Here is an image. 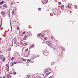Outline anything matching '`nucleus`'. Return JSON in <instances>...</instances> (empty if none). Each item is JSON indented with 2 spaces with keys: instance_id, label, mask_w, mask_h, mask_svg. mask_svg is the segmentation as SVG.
<instances>
[{
  "instance_id": "obj_1",
  "label": "nucleus",
  "mask_w": 78,
  "mask_h": 78,
  "mask_svg": "<svg viewBox=\"0 0 78 78\" xmlns=\"http://www.w3.org/2000/svg\"><path fill=\"white\" fill-rule=\"evenodd\" d=\"M30 36H32V34L30 32H28L26 33L24 38H23V40H27V39H28Z\"/></svg>"
},
{
  "instance_id": "obj_2",
  "label": "nucleus",
  "mask_w": 78,
  "mask_h": 78,
  "mask_svg": "<svg viewBox=\"0 0 78 78\" xmlns=\"http://www.w3.org/2000/svg\"><path fill=\"white\" fill-rule=\"evenodd\" d=\"M43 54L46 56H48V55H49L48 51L47 50H45L44 51Z\"/></svg>"
},
{
  "instance_id": "obj_3",
  "label": "nucleus",
  "mask_w": 78,
  "mask_h": 78,
  "mask_svg": "<svg viewBox=\"0 0 78 78\" xmlns=\"http://www.w3.org/2000/svg\"><path fill=\"white\" fill-rule=\"evenodd\" d=\"M53 13L55 15H58V9H55L53 11Z\"/></svg>"
},
{
  "instance_id": "obj_4",
  "label": "nucleus",
  "mask_w": 78,
  "mask_h": 78,
  "mask_svg": "<svg viewBox=\"0 0 78 78\" xmlns=\"http://www.w3.org/2000/svg\"><path fill=\"white\" fill-rule=\"evenodd\" d=\"M1 14L2 15L3 17H5V16H6L5 12L2 11L1 13Z\"/></svg>"
},
{
  "instance_id": "obj_5",
  "label": "nucleus",
  "mask_w": 78,
  "mask_h": 78,
  "mask_svg": "<svg viewBox=\"0 0 78 78\" xmlns=\"http://www.w3.org/2000/svg\"><path fill=\"white\" fill-rule=\"evenodd\" d=\"M46 44H48V45H49V46H51V42L49 41H48L47 42H46Z\"/></svg>"
},
{
  "instance_id": "obj_6",
  "label": "nucleus",
  "mask_w": 78,
  "mask_h": 78,
  "mask_svg": "<svg viewBox=\"0 0 78 78\" xmlns=\"http://www.w3.org/2000/svg\"><path fill=\"white\" fill-rule=\"evenodd\" d=\"M44 73H47V72H48V70L47 69H45L44 70Z\"/></svg>"
},
{
  "instance_id": "obj_7",
  "label": "nucleus",
  "mask_w": 78,
  "mask_h": 78,
  "mask_svg": "<svg viewBox=\"0 0 78 78\" xmlns=\"http://www.w3.org/2000/svg\"><path fill=\"white\" fill-rule=\"evenodd\" d=\"M14 44H17V39H16V38H14Z\"/></svg>"
},
{
  "instance_id": "obj_8",
  "label": "nucleus",
  "mask_w": 78,
  "mask_h": 78,
  "mask_svg": "<svg viewBox=\"0 0 78 78\" xmlns=\"http://www.w3.org/2000/svg\"><path fill=\"white\" fill-rule=\"evenodd\" d=\"M64 6L63 5H62L61 7V9H62V10H64Z\"/></svg>"
},
{
  "instance_id": "obj_9",
  "label": "nucleus",
  "mask_w": 78,
  "mask_h": 78,
  "mask_svg": "<svg viewBox=\"0 0 78 78\" xmlns=\"http://www.w3.org/2000/svg\"><path fill=\"white\" fill-rule=\"evenodd\" d=\"M3 3H5V2L2 1L0 2V5H3Z\"/></svg>"
},
{
  "instance_id": "obj_10",
  "label": "nucleus",
  "mask_w": 78,
  "mask_h": 78,
  "mask_svg": "<svg viewBox=\"0 0 78 78\" xmlns=\"http://www.w3.org/2000/svg\"><path fill=\"white\" fill-rule=\"evenodd\" d=\"M33 47H34V45L33 44L32 45H31L30 47V48H33Z\"/></svg>"
},
{
  "instance_id": "obj_11",
  "label": "nucleus",
  "mask_w": 78,
  "mask_h": 78,
  "mask_svg": "<svg viewBox=\"0 0 78 78\" xmlns=\"http://www.w3.org/2000/svg\"><path fill=\"white\" fill-rule=\"evenodd\" d=\"M51 73V72H49L48 73H46V76H48V75H49V74H50Z\"/></svg>"
},
{
  "instance_id": "obj_12",
  "label": "nucleus",
  "mask_w": 78,
  "mask_h": 78,
  "mask_svg": "<svg viewBox=\"0 0 78 78\" xmlns=\"http://www.w3.org/2000/svg\"><path fill=\"white\" fill-rule=\"evenodd\" d=\"M31 62V59H28L27 60V62H28L29 63V62Z\"/></svg>"
},
{
  "instance_id": "obj_13",
  "label": "nucleus",
  "mask_w": 78,
  "mask_h": 78,
  "mask_svg": "<svg viewBox=\"0 0 78 78\" xmlns=\"http://www.w3.org/2000/svg\"><path fill=\"white\" fill-rule=\"evenodd\" d=\"M3 6H4L5 8H7V5H6V4H4V5H3Z\"/></svg>"
},
{
  "instance_id": "obj_14",
  "label": "nucleus",
  "mask_w": 78,
  "mask_h": 78,
  "mask_svg": "<svg viewBox=\"0 0 78 78\" xmlns=\"http://www.w3.org/2000/svg\"><path fill=\"white\" fill-rule=\"evenodd\" d=\"M55 64V63L54 62H52L51 63V66H52V65H54Z\"/></svg>"
},
{
  "instance_id": "obj_15",
  "label": "nucleus",
  "mask_w": 78,
  "mask_h": 78,
  "mask_svg": "<svg viewBox=\"0 0 78 78\" xmlns=\"http://www.w3.org/2000/svg\"><path fill=\"white\" fill-rule=\"evenodd\" d=\"M10 12H9V14H8L9 18H11V16H10Z\"/></svg>"
},
{
  "instance_id": "obj_16",
  "label": "nucleus",
  "mask_w": 78,
  "mask_h": 78,
  "mask_svg": "<svg viewBox=\"0 0 78 78\" xmlns=\"http://www.w3.org/2000/svg\"><path fill=\"white\" fill-rule=\"evenodd\" d=\"M13 10L14 11V12H15V11H16V10H17V8H14L13 9Z\"/></svg>"
},
{
  "instance_id": "obj_17",
  "label": "nucleus",
  "mask_w": 78,
  "mask_h": 78,
  "mask_svg": "<svg viewBox=\"0 0 78 78\" xmlns=\"http://www.w3.org/2000/svg\"><path fill=\"white\" fill-rule=\"evenodd\" d=\"M6 66L7 68H9V65H8V64H6Z\"/></svg>"
},
{
  "instance_id": "obj_18",
  "label": "nucleus",
  "mask_w": 78,
  "mask_h": 78,
  "mask_svg": "<svg viewBox=\"0 0 78 78\" xmlns=\"http://www.w3.org/2000/svg\"><path fill=\"white\" fill-rule=\"evenodd\" d=\"M74 7L76 9H77V8H78V7L76 5H75L74 6Z\"/></svg>"
},
{
  "instance_id": "obj_19",
  "label": "nucleus",
  "mask_w": 78,
  "mask_h": 78,
  "mask_svg": "<svg viewBox=\"0 0 78 78\" xmlns=\"http://www.w3.org/2000/svg\"><path fill=\"white\" fill-rule=\"evenodd\" d=\"M5 57H3V58H2V59H2V61L3 62H4V61H5Z\"/></svg>"
},
{
  "instance_id": "obj_20",
  "label": "nucleus",
  "mask_w": 78,
  "mask_h": 78,
  "mask_svg": "<svg viewBox=\"0 0 78 78\" xmlns=\"http://www.w3.org/2000/svg\"><path fill=\"white\" fill-rule=\"evenodd\" d=\"M22 61H26V59H25L23 58H22Z\"/></svg>"
},
{
  "instance_id": "obj_21",
  "label": "nucleus",
  "mask_w": 78,
  "mask_h": 78,
  "mask_svg": "<svg viewBox=\"0 0 78 78\" xmlns=\"http://www.w3.org/2000/svg\"><path fill=\"white\" fill-rule=\"evenodd\" d=\"M13 75H16V72L14 71L13 73Z\"/></svg>"
},
{
  "instance_id": "obj_22",
  "label": "nucleus",
  "mask_w": 78,
  "mask_h": 78,
  "mask_svg": "<svg viewBox=\"0 0 78 78\" xmlns=\"http://www.w3.org/2000/svg\"><path fill=\"white\" fill-rule=\"evenodd\" d=\"M30 78V76L29 75H27L26 78Z\"/></svg>"
},
{
  "instance_id": "obj_23",
  "label": "nucleus",
  "mask_w": 78,
  "mask_h": 78,
  "mask_svg": "<svg viewBox=\"0 0 78 78\" xmlns=\"http://www.w3.org/2000/svg\"><path fill=\"white\" fill-rule=\"evenodd\" d=\"M67 7L68 8H71L70 6V5H68Z\"/></svg>"
},
{
  "instance_id": "obj_24",
  "label": "nucleus",
  "mask_w": 78,
  "mask_h": 78,
  "mask_svg": "<svg viewBox=\"0 0 78 78\" xmlns=\"http://www.w3.org/2000/svg\"><path fill=\"white\" fill-rule=\"evenodd\" d=\"M11 61H13V60H14V57H13L11 58Z\"/></svg>"
},
{
  "instance_id": "obj_25",
  "label": "nucleus",
  "mask_w": 78,
  "mask_h": 78,
  "mask_svg": "<svg viewBox=\"0 0 78 78\" xmlns=\"http://www.w3.org/2000/svg\"><path fill=\"white\" fill-rule=\"evenodd\" d=\"M45 3H47L48 2V0H44Z\"/></svg>"
},
{
  "instance_id": "obj_26",
  "label": "nucleus",
  "mask_w": 78,
  "mask_h": 78,
  "mask_svg": "<svg viewBox=\"0 0 78 78\" xmlns=\"http://www.w3.org/2000/svg\"><path fill=\"white\" fill-rule=\"evenodd\" d=\"M62 48L63 51H65V48H64V47H62Z\"/></svg>"
},
{
  "instance_id": "obj_27",
  "label": "nucleus",
  "mask_w": 78,
  "mask_h": 78,
  "mask_svg": "<svg viewBox=\"0 0 78 78\" xmlns=\"http://www.w3.org/2000/svg\"><path fill=\"white\" fill-rule=\"evenodd\" d=\"M13 65H14V63L13 62L12 63V64H11V67H12L13 66Z\"/></svg>"
},
{
  "instance_id": "obj_28",
  "label": "nucleus",
  "mask_w": 78,
  "mask_h": 78,
  "mask_svg": "<svg viewBox=\"0 0 78 78\" xmlns=\"http://www.w3.org/2000/svg\"><path fill=\"white\" fill-rule=\"evenodd\" d=\"M28 50V48L26 49H25V51H27Z\"/></svg>"
},
{
  "instance_id": "obj_29",
  "label": "nucleus",
  "mask_w": 78,
  "mask_h": 78,
  "mask_svg": "<svg viewBox=\"0 0 78 78\" xmlns=\"http://www.w3.org/2000/svg\"><path fill=\"white\" fill-rule=\"evenodd\" d=\"M10 27L11 28V30L12 31V26H11V22H10Z\"/></svg>"
},
{
  "instance_id": "obj_30",
  "label": "nucleus",
  "mask_w": 78,
  "mask_h": 78,
  "mask_svg": "<svg viewBox=\"0 0 78 78\" xmlns=\"http://www.w3.org/2000/svg\"><path fill=\"white\" fill-rule=\"evenodd\" d=\"M41 34H37V37H38V36H41Z\"/></svg>"
},
{
  "instance_id": "obj_31",
  "label": "nucleus",
  "mask_w": 78,
  "mask_h": 78,
  "mask_svg": "<svg viewBox=\"0 0 78 78\" xmlns=\"http://www.w3.org/2000/svg\"><path fill=\"white\" fill-rule=\"evenodd\" d=\"M6 70L7 71H9V67L8 69H6Z\"/></svg>"
},
{
  "instance_id": "obj_32",
  "label": "nucleus",
  "mask_w": 78,
  "mask_h": 78,
  "mask_svg": "<svg viewBox=\"0 0 78 78\" xmlns=\"http://www.w3.org/2000/svg\"><path fill=\"white\" fill-rule=\"evenodd\" d=\"M44 40H47V37H45L44 38Z\"/></svg>"
},
{
  "instance_id": "obj_33",
  "label": "nucleus",
  "mask_w": 78,
  "mask_h": 78,
  "mask_svg": "<svg viewBox=\"0 0 78 78\" xmlns=\"http://www.w3.org/2000/svg\"><path fill=\"white\" fill-rule=\"evenodd\" d=\"M24 44H25L26 45H28V44L26 43H25Z\"/></svg>"
},
{
  "instance_id": "obj_34",
  "label": "nucleus",
  "mask_w": 78,
  "mask_h": 78,
  "mask_svg": "<svg viewBox=\"0 0 78 78\" xmlns=\"http://www.w3.org/2000/svg\"><path fill=\"white\" fill-rule=\"evenodd\" d=\"M25 34V31H24L22 33V34Z\"/></svg>"
},
{
  "instance_id": "obj_35",
  "label": "nucleus",
  "mask_w": 78,
  "mask_h": 78,
  "mask_svg": "<svg viewBox=\"0 0 78 78\" xmlns=\"http://www.w3.org/2000/svg\"><path fill=\"white\" fill-rule=\"evenodd\" d=\"M66 0H62V2H66Z\"/></svg>"
},
{
  "instance_id": "obj_36",
  "label": "nucleus",
  "mask_w": 78,
  "mask_h": 78,
  "mask_svg": "<svg viewBox=\"0 0 78 78\" xmlns=\"http://www.w3.org/2000/svg\"><path fill=\"white\" fill-rule=\"evenodd\" d=\"M7 77L8 78H9V74L7 75Z\"/></svg>"
},
{
  "instance_id": "obj_37",
  "label": "nucleus",
  "mask_w": 78,
  "mask_h": 78,
  "mask_svg": "<svg viewBox=\"0 0 78 78\" xmlns=\"http://www.w3.org/2000/svg\"><path fill=\"white\" fill-rule=\"evenodd\" d=\"M12 14H14V12L13 11H12Z\"/></svg>"
},
{
  "instance_id": "obj_38",
  "label": "nucleus",
  "mask_w": 78,
  "mask_h": 78,
  "mask_svg": "<svg viewBox=\"0 0 78 78\" xmlns=\"http://www.w3.org/2000/svg\"><path fill=\"white\" fill-rule=\"evenodd\" d=\"M12 72V71H10V74H13V73H11Z\"/></svg>"
},
{
  "instance_id": "obj_39",
  "label": "nucleus",
  "mask_w": 78,
  "mask_h": 78,
  "mask_svg": "<svg viewBox=\"0 0 78 78\" xmlns=\"http://www.w3.org/2000/svg\"><path fill=\"white\" fill-rule=\"evenodd\" d=\"M21 44H22V45H23L24 46H25V45H24V44H23V43H21Z\"/></svg>"
},
{
  "instance_id": "obj_40",
  "label": "nucleus",
  "mask_w": 78,
  "mask_h": 78,
  "mask_svg": "<svg viewBox=\"0 0 78 78\" xmlns=\"http://www.w3.org/2000/svg\"><path fill=\"white\" fill-rule=\"evenodd\" d=\"M58 4H60V5H61V2H59Z\"/></svg>"
},
{
  "instance_id": "obj_41",
  "label": "nucleus",
  "mask_w": 78,
  "mask_h": 78,
  "mask_svg": "<svg viewBox=\"0 0 78 78\" xmlns=\"http://www.w3.org/2000/svg\"><path fill=\"white\" fill-rule=\"evenodd\" d=\"M11 5H13V2H12L11 3Z\"/></svg>"
},
{
  "instance_id": "obj_42",
  "label": "nucleus",
  "mask_w": 78,
  "mask_h": 78,
  "mask_svg": "<svg viewBox=\"0 0 78 78\" xmlns=\"http://www.w3.org/2000/svg\"><path fill=\"white\" fill-rule=\"evenodd\" d=\"M14 64H17V62H14Z\"/></svg>"
},
{
  "instance_id": "obj_43",
  "label": "nucleus",
  "mask_w": 78,
  "mask_h": 78,
  "mask_svg": "<svg viewBox=\"0 0 78 78\" xmlns=\"http://www.w3.org/2000/svg\"><path fill=\"white\" fill-rule=\"evenodd\" d=\"M19 27H17V29L19 30Z\"/></svg>"
},
{
  "instance_id": "obj_44",
  "label": "nucleus",
  "mask_w": 78,
  "mask_h": 78,
  "mask_svg": "<svg viewBox=\"0 0 78 78\" xmlns=\"http://www.w3.org/2000/svg\"><path fill=\"white\" fill-rule=\"evenodd\" d=\"M41 36L42 37H44V35H41Z\"/></svg>"
},
{
  "instance_id": "obj_45",
  "label": "nucleus",
  "mask_w": 78,
  "mask_h": 78,
  "mask_svg": "<svg viewBox=\"0 0 78 78\" xmlns=\"http://www.w3.org/2000/svg\"><path fill=\"white\" fill-rule=\"evenodd\" d=\"M38 9H41V8H38Z\"/></svg>"
},
{
  "instance_id": "obj_46",
  "label": "nucleus",
  "mask_w": 78,
  "mask_h": 78,
  "mask_svg": "<svg viewBox=\"0 0 78 78\" xmlns=\"http://www.w3.org/2000/svg\"><path fill=\"white\" fill-rule=\"evenodd\" d=\"M13 22H14V23H15V22H16V21H15V20H14V21H13Z\"/></svg>"
},
{
  "instance_id": "obj_47",
  "label": "nucleus",
  "mask_w": 78,
  "mask_h": 78,
  "mask_svg": "<svg viewBox=\"0 0 78 78\" xmlns=\"http://www.w3.org/2000/svg\"><path fill=\"white\" fill-rule=\"evenodd\" d=\"M37 57H39V55H37Z\"/></svg>"
},
{
  "instance_id": "obj_48",
  "label": "nucleus",
  "mask_w": 78,
  "mask_h": 78,
  "mask_svg": "<svg viewBox=\"0 0 78 78\" xmlns=\"http://www.w3.org/2000/svg\"><path fill=\"white\" fill-rule=\"evenodd\" d=\"M1 57H2V56H1V55H0V59H1Z\"/></svg>"
},
{
  "instance_id": "obj_49",
  "label": "nucleus",
  "mask_w": 78,
  "mask_h": 78,
  "mask_svg": "<svg viewBox=\"0 0 78 78\" xmlns=\"http://www.w3.org/2000/svg\"><path fill=\"white\" fill-rule=\"evenodd\" d=\"M3 78H5V76H3Z\"/></svg>"
},
{
  "instance_id": "obj_50",
  "label": "nucleus",
  "mask_w": 78,
  "mask_h": 78,
  "mask_svg": "<svg viewBox=\"0 0 78 78\" xmlns=\"http://www.w3.org/2000/svg\"><path fill=\"white\" fill-rule=\"evenodd\" d=\"M51 39H53V37H51Z\"/></svg>"
},
{
  "instance_id": "obj_51",
  "label": "nucleus",
  "mask_w": 78,
  "mask_h": 78,
  "mask_svg": "<svg viewBox=\"0 0 78 78\" xmlns=\"http://www.w3.org/2000/svg\"><path fill=\"white\" fill-rule=\"evenodd\" d=\"M2 8V6H0V8Z\"/></svg>"
},
{
  "instance_id": "obj_52",
  "label": "nucleus",
  "mask_w": 78,
  "mask_h": 78,
  "mask_svg": "<svg viewBox=\"0 0 78 78\" xmlns=\"http://www.w3.org/2000/svg\"><path fill=\"white\" fill-rule=\"evenodd\" d=\"M69 12H70V13H71V11H69Z\"/></svg>"
},
{
  "instance_id": "obj_53",
  "label": "nucleus",
  "mask_w": 78,
  "mask_h": 78,
  "mask_svg": "<svg viewBox=\"0 0 78 78\" xmlns=\"http://www.w3.org/2000/svg\"><path fill=\"white\" fill-rule=\"evenodd\" d=\"M20 42H21V43H22V40H21V41H20Z\"/></svg>"
},
{
  "instance_id": "obj_54",
  "label": "nucleus",
  "mask_w": 78,
  "mask_h": 78,
  "mask_svg": "<svg viewBox=\"0 0 78 78\" xmlns=\"http://www.w3.org/2000/svg\"><path fill=\"white\" fill-rule=\"evenodd\" d=\"M21 36H23V35H21Z\"/></svg>"
},
{
  "instance_id": "obj_55",
  "label": "nucleus",
  "mask_w": 78,
  "mask_h": 78,
  "mask_svg": "<svg viewBox=\"0 0 78 78\" xmlns=\"http://www.w3.org/2000/svg\"><path fill=\"white\" fill-rule=\"evenodd\" d=\"M13 41H14V39H13L12 40V42H13Z\"/></svg>"
},
{
  "instance_id": "obj_56",
  "label": "nucleus",
  "mask_w": 78,
  "mask_h": 78,
  "mask_svg": "<svg viewBox=\"0 0 78 78\" xmlns=\"http://www.w3.org/2000/svg\"><path fill=\"white\" fill-rule=\"evenodd\" d=\"M34 62H33H33H32V63H33Z\"/></svg>"
},
{
  "instance_id": "obj_57",
  "label": "nucleus",
  "mask_w": 78,
  "mask_h": 78,
  "mask_svg": "<svg viewBox=\"0 0 78 78\" xmlns=\"http://www.w3.org/2000/svg\"><path fill=\"white\" fill-rule=\"evenodd\" d=\"M5 34H6V33L5 32Z\"/></svg>"
},
{
  "instance_id": "obj_58",
  "label": "nucleus",
  "mask_w": 78,
  "mask_h": 78,
  "mask_svg": "<svg viewBox=\"0 0 78 78\" xmlns=\"http://www.w3.org/2000/svg\"><path fill=\"white\" fill-rule=\"evenodd\" d=\"M0 78H2V77L1 76H0Z\"/></svg>"
},
{
  "instance_id": "obj_59",
  "label": "nucleus",
  "mask_w": 78,
  "mask_h": 78,
  "mask_svg": "<svg viewBox=\"0 0 78 78\" xmlns=\"http://www.w3.org/2000/svg\"><path fill=\"white\" fill-rule=\"evenodd\" d=\"M43 43H45V42H43Z\"/></svg>"
},
{
  "instance_id": "obj_60",
  "label": "nucleus",
  "mask_w": 78,
  "mask_h": 78,
  "mask_svg": "<svg viewBox=\"0 0 78 78\" xmlns=\"http://www.w3.org/2000/svg\"><path fill=\"white\" fill-rule=\"evenodd\" d=\"M37 78H39V77H37Z\"/></svg>"
},
{
  "instance_id": "obj_61",
  "label": "nucleus",
  "mask_w": 78,
  "mask_h": 78,
  "mask_svg": "<svg viewBox=\"0 0 78 78\" xmlns=\"http://www.w3.org/2000/svg\"><path fill=\"white\" fill-rule=\"evenodd\" d=\"M17 3H19V2H17Z\"/></svg>"
},
{
  "instance_id": "obj_62",
  "label": "nucleus",
  "mask_w": 78,
  "mask_h": 78,
  "mask_svg": "<svg viewBox=\"0 0 78 78\" xmlns=\"http://www.w3.org/2000/svg\"><path fill=\"white\" fill-rule=\"evenodd\" d=\"M30 28H31V27Z\"/></svg>"
},
{
  "instance_id": "obj_63",
  "label": "nucleus",
  "mask_w": 78,
  "mask_h": 78,
  "mask_svg": "<svg viewBox=\"0 0 78 78\" xmlns=\"http://www.w3.org/2000/svg\"><path fill=\"white\" fill-rule=\"evenodd\" d=\"M10 1V0H9Z\"/></svg>"
}]
</instances>
